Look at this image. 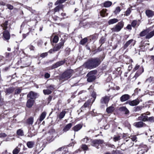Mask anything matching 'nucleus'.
Returning a JSON list of instances; mask_svg holds the SVG:
<instances>
[{
  "mask_svg": "<svg viewBox=\"0 0 154 154\" xmlns=\"http://www.w3.org/2000/svg\"><path fill=\"white\" fill-rule=\"evenodd\" d=\"M104 141L102 140H92L91 138L87 137L85 136L81 140V142L84 144H88V145L91 146L95 147L98 149L100 148L99 146L103 143Z\"/></svg>",
  "mask_w": 154,
  "mask_h": 154,
  "instance_id": "1",
  "label": "nucleus"
},
{
  "mask_svg": "<svg viewBox=\"0 0 154 154\" xmlns=\"http://www.w3.org/2000/svg\"><path fill=\"white\" fill-rule=\"evenodd\" d=\"M101 62L100 58H91L85 62L83 66L87 69H91L98 66Z\"/></svg>",
  "mask_w": 154,
  "mask_h": 154,
  "instance_id": "2",
  "label": "nucleus"
},
{
  "mask_svg": "<svg viewBox=\"0 0 154 154\" xmlns=\"http://www.w3.org/2000/svg\"><path fill=\"white\" fill-rule=\"evenodd\" d=\"M124 23L121 21L119 22L116 25L111 29L112 32H118L120 31L124 26Z\"/></svg>",
  "mask_w": 154,
  "mask_h": 154,
  "instance_id": "3",
  "label": "nucleus"
},
{
  "mask_svg": "<svg viewBox=\"0 0 154 154\" xmlns=\"http://www.w3.org/2000/svg\"><path fill=\"white\" fill-rule=\"evenodd\" d=\"M96 73L95 71H92L89 72L87 75L88 77L87 81L88 82H91L94 81L96 78L95 75Z\"/></svg>",
  "mask_w": 154,
  "mask_h": 154,
  "instance_id": "4",
  "label": "nucleus"
},
{
  "mask_svg": "<svg viewBox=\"0 0 154 154\" xmlns=\"http://www.w3.org/2000/svg\"><path fill=\"white\" fill-rule=\"evenodd\" d=\"M73 70L72 69H69L65 72L62 74L61 77L62 79L63 80H67L69 78L72 76V74Z\"/></svg>",
  "mask_w": 154,
  "mask_h": 154,
  "instance_id": "5",
  "label": "nucleus"
},
{
  "mask_svg": "<svg viewBox=\"0 0 154 154\" xmlns=\"http://www.w3.org/2000/svg\"><path fill=\"white\" fill-rule=\"evenodd\" d=\"M3 35L2 38L4 41L8 42L10 38V35L9 32L8 30H5L2 33Z\"/></svg>",
  "mask_w": 154,
  "mask_h": 154,
  "instance_id": "6",
  "label": "nucleus"
},
{
  "mask_svg": "<svg viewBox=\"0 0 154 154\" xmlns=\"http://www.w3.org/2000/svg\"><path fill=\"white\" fill-rule=\"evenodd\" d=\"M149 115V112H147L146 113H144L141 114L138 117V120L142 121L143 122L148 121V117L147 115Z\"/></svg>",
  "mask_w": 154,
  "mask_h": 154,
  "instance_id": "7",
  "label": "nucleus"
},
{
  "mask_svg": "<svg viewBox=\"0 0 154 154\" xmlns=\"http://www.w3.org/2000/svg\"><path fill=\"white\" fill-rule=\"evenodd\" d=\"M55 133V130L54 129L51 128L49 131V132L46 134L47 136V140L49 141L52 140V139L54 137V134Z\"/></svg>",
  "mask_w": 154,
  "mask_h": 154,
  "instance_id": "8",
  "label": "nucleus"
},
{
  "mask_svg": "<svg viewBox=\"0 0 154 154\" xmlns=\"http://www.w3.org/2000/svg\"><path fill=\"white\" fill-rule=\"evenodd\" d=\"M140 102L139 99H137L135 100L131 101H129L127 102V103H128L129 105L131 106H136L139 104Z\"/></svg>",
  "mask_w": 154,
  "mask_h": 154,
  "instance_id": "9",
  "label": "nucleus"
},
{
  "mask_svg": "<svg viewBox=\"0 0 154 154\" xmlns=\"http://www.w3.org/2000/svg\"><path fill=\"white\" fill-rule=\"evenodd\" d=\"M64 42L65 41L64 40H61L60 42L57 44L54 47V51H57L60 49L62 47H63Z\"/></svg>",
  "mask_w": 154,
  "mask_h": 154,
  "instance_id": "10",
  "label": "nucleus"
},
{
  "mask_svg": "<svg viewBox=\"0 0 154 154\" xmlns=\"http://www.w3.org/2000/svg\"><path fill=\"white\" fill-rule=\"evenodd\" d=\"M133 125L137 128H141L146 125L145 123L141 121L135 122L134 123Z\"/></svg>",
  "mask_w": 154,
  "mask_h": 154,
  "instance_id": "11",
  "label": "nucleus"
},
{
  "mask_svg": "<svg viewBox=\"0 0 154 154\" xmlns=\"http://www.w3.org/2000/svg\"><path fill=\"white\" fill-rule=\"evenodd\" d=\"M109 100V97L107 96L103 97L101 100L100 103L102 104H107L108 103Z\"/></svg>",
  "mask_w": 154,
  "mask_h": 154,
  "instance_id": "12",
  "label": "nucleus"
},
{
  "mask_svg": "<svg viewBox=\"0 0 154 154\" xmlns=\"http://www.w3.org/2000/svg\"><path fill=\"white\" fill-rule=\"evenodd\" d=\"M143 71L144 69L143 67L142 66H141L140 69L136 73L134 78H135V79H136L137 77L140 75L142 72H143Z\"/></svg>",
  "mask_w": 154,
  "mask_h": 154,
  "instance_id": "13",
  "label": "nucleus"
},
{
  "mask_svg": "<svg viewBox=\"0 0 154 154\" xmlns=\"http://www.w3.org/2000/svg\"><path fill=\"white\" fill-rule=\"evenodd\" d=\"M37 94L31 91L27 94V97H28L30 98V99H32L33 100L37 97Z\"/></svg>",
  "mask_w": 154,
  "mask_h": 154,
  "instance_id": "14",
  "label": "nucleus"
},
{
  "mask_svg": "<svg viewBox=\"0 0 154 154\" xmlns=\"http://www.w3.org/2000/svg\"><path fill=\"white\" fill-rule=\"evenodd\" d=\"M130 98V96L128 94L122 95L120 98V100L122 102H125Z\"/></svg>",
  "mask_w": 154,
  "mask_h": 154,
  "instance_id": "15",
  "label": "nucleus"
},
{
  "mask_svg": "<svg viewBox=\"0 0 154 154\" xmlns=\"http://www.w3.org/2000/svg\"><path fill=\"white\" fill-rule=\"evenodd\" d=\"M145 13L149 18L152 17L154 16V11L150 10H146L145 11Z\"/></svg>",
  "mask_w": 154,
  "mask_h": 154,
  "instance_id": "16",
  "label": "nucleus"
},
{
  "mask_svg": "<svg viewBox=\"0 0 154 154\" xmlns=\"http://www.w3.org/2000/svg\"><path fill=\"white\" fill-rule=\"evenodd\" d=\"M72 126V124L71 123H69L67 124L64 127L63 131L64 132H66L69 131Z\"/></svg>",
  "mask_w": 154,
  "mask_h": 154,
  "instance_id": "17",
  "label": "nucleus"
},
{
  "mask_svg": "<svg viewBox=\"0 0 154 154\" xmlns=\"http://www.w3.org/2000/svg\"><path fill=\"white\" fill-rule=\"evenodd\" d=\"M91 99L88 100L87 102H86L84 104L83 106L81 108L82 109L81 111H82V109H84L88 107H89V105L91 104H92V103H91Z\"/></svg>",
  "mask_w": 154,
  "mask_h": 154,
  "instance_id": "18",
  "label": "nucleus"
},
{
  "mask_svg": "<svg viewBox=\"0 0 154 154\" xmlns=\"http://www.w3.org/2000/svg\"><path fill=\"white\" fill-rule=\"evenodd\" d=\"M65 62V60L59 61L56 63L53 66L54 68H57V67L63 65Z\"/></svg>",
  "mask_w": 154,
  "mask_h": 154,
  "instance_id": "19",
  "label": "nucleus"
},
{
  "mask_svg": "<svg viewBox=\"0 0 154 154\" xmlns=\"http://www.w3.org/2000/svg\"><path fill=\"white\" fill-rule=\"evenodd\" d=\"M137 138L135 135H133L131 136V138H129V142L131 143L130 146H133L134 144L133 142L134 141L136 142L137 141Z\"/></svg>",
  "mask_w": 154,
  "mask_h": 154,
  "instance_id": "20",
  "label": "nucleus"
},
{
  "mask_svg": "<svg viewBox=\"0 0 154 154\" xmlns=\"http://www.w3.org/2000/svg\"><path fill=\"white\" fill-rule=\"evenodd\" d=\"M82 127V125L81 124H78L72 128V130L75 132L78 131L81 129Z\"/></svg>",
  "mask_w": 154,
  "mask_h": 154,
  "instance_id": "21",
  "label": "nucleus"
},
{
  "mask_svg": "<svg viewBox=\"0 0 154 154\" xmlns=\"http://www.w3.org/2000/svg\"><path fill=\"white\" fill-rule=\"evenodd\" d=\"M34 100L32 99H29L27 101L26 106L28 108H31L33 104Z\"/></svg>",
  "mask_w": 154,
  "mask_h": 154,
  "instance_id": "22",
  "label": "nucleus"
},
{
  "mask_svg": "<svg viewBox=\"0 0 154 154\" xmlns=\"http://www.w3.org/2000/svg\"><path fill=\"white\" fill-rule=\"evenodd\" d=\"M79 25L81 27H83L84 28H88L89 25L87 22L84 21L80 22Z\"/></svg>",
  "mask_w": 154,
  "mask_h": 154,
  "instance_id": "23",
  "label": "nucleus"
},
{
  "mask_svg": "<svg viewBox=\"0 0 154 154\" xmlns=\"http://www.w3.org/2000/svg\"><path fill=\"white\" fill-rule=\"evenodd\" d=\"M35 144V142L33 141H29L27 142L26 145L28 148H31L33 147Z\"/></svg>",
  "mask_w": 154,
  "mask_h": 154,
  "instance_id": "24",
  "label": "nucleus"
},
{
  "mask_svg": "<svg viewBox=\"0 0 154 154\" xmlns=\"http://www.w3.org/2000/svg\"><path fill=\"white\" fill-rule=\"evenodd\" d=\"M118 21V20L116 18H113L109 20L108 21L109 25L117 23Z\"/></svg>",
  "mask_w": 154,
  "mask_h": 154,
  "instance_id": "25",
  "label": "nucleus"
},
{
  "mask_svg": "<svg viewBox=\"0 0 154 154\" xmlns=\"http://www.w3.org/2000/svg\"><path fill=\"white\" fill-rule=\"evenodd\" d=\"M8 21H6L3 23L1 25V26L2 27L3 30H7V29L8 28Z\"/></svg>",
  "mask_w": 154,
  "mask_h": 154,
  "instance_id": "26",
  "label": "nucleus"
},
{
  "mask_svg": "<svg viewBox=\"0 0 154 154\" xmlns=\"http://www.w3.org/2000/svg\"><path fill=\"white\" fill-rule=\"evenodd\" d=\"M66 112L65 110H63L57 116L58 118L60 119H62L65 116Z\"/></svg>",
  "mask_w": 154,
  "mask_h": 154,
  "instance_id": "27",
  "label": "nucleus"
},
{
  "mask_svg": "<svg viewBox=\"0 0 154 154\" xmlns=\"http://www.w3.org/2000/svg\"><path fill=\"white\" fill-rule=\"evenodd\" d=\"M46 112H44L41 115L39 119V120L40 122L42 121L45 118L46 115Z\"/></svg>",
  "mask_w": 154,
  "mask_h": 154,
  "instance_id": "28",
  "label": "nucleus"
},
{
  "mask_svg": "<svg viewBox=\"0 0 154 154\" xmlns=\"http://www.w3.org/2000/svg\"><path fill=\"white\" fill-rule=\"evenodd\" d=\"M138 148L140 149H142L145 150L146 152L148 150V148L147 146L143 144H141L140 145L139 147Z\"/></svg>",
  "mask_w": 154,
  "mask_h": 154,
  "instance_id": "29",
  "label": "nucleus"
},
{
  "mask_svg": "<svg viewBox=\"0 0 154 154\" xmlns=\"http://www.w3.org/2000/svg\"><path fill=\"white\" fill-rule=\"evenodd\" d=\"M154 35V30L148 33L146 36V39H149L152 38Z\"/></svg>",
  "mask_w": 154,
  "mask_h": 154,
  "instance_id": "30",
  "label": "nucleus"
},
{
  "mask_svg": "<svg viewBox=\"0 0 154 154\" xmlns=\"http://www.w3.org/2000/svg\"><path fill=\"white\" fill-rule=\"evenodd\" d=\"M114 107L111 106L106 108V111L108 113H111L114 111Z\"/></svg>",
  "mask_w": 154,
  "mask_h": 154,
  "instance_id": "31",
  "label": "nucleus"
},
{
  "mask_svg": "<svg viewBox=\"0 0 154 154\" xmlns=\"http://www.w3.org/2000/svg\"><path fill=\"white\" fill-rule=\"evenodd\" d=\"M15 88L13 87H10L6 90L7 94H10L12 93L14 90Z\"/></svg>",
  "mask_w": 154,
  "mask_h": 154,
  "instance_id": "32",
  "label": "nucleus"
},
{
  "mask_svg": "<svg viewBox=\"0 0 154 154\" xmlns=\"http://www.w3.org/2000/svg\"><path fill=\"white\" fill-rule=\"evenodd\" d=\"M63 5H58L54 9V12L55 13L59 11L60 9H61L63 8Z\"/></svg>",
  "mask_w": 154,
  "mask_h": 154,
  "instance_id": "33",
  "label": "nucleus"
},
{
  "mask_svg": "<svg viewBox=\"0 0 154 154\" xmlns=\"http://www.w3.org/2000/svg\"><path fill=\"white\" fill-rule=\"evenodd\" d=\"M133 39H131L127 41L125 44L124 46V49H126L129 46V45H130V44L133 42Z\"/></svg>",
  "mask_w": 154,
  "mask_h": 154,
  "instance_id": "34",
  "label": "nucleus"
},
{
  "mask_svg": "<svg viewBox=\"0 0 154 154\" xmlns=\"http://www.w3.org/2000/svg\"><path fill=\"white\" fill-rule=\"evenodd\" d=\"M67 0H57L55 3V5L56 6L58 5H61V4L64 3Z\"/></svg>",
  "mask_w": 154,
  "mask_h": 154,
  "instance_id": "35",
  "label": "nucleus"
},
{
  "mask_svg": "<svg viewBox=\"0 0 154 154\" xmlns=\"http://www.w3.org/2000/svg\"><path fill=\"white\" fill-rule=\"evenodd\" d=\"M148 29H146L141 32L139 34L140 35V36L143 37L144 36L146 35L147 34V33L149 32Z\"/></svg>",
  "mask_w": 154,
  "mask_h": 154,
  "instance_id": "36",
  "label": "nucleus"
},
{
  "mask_svg": "<svg viewBox=\"0 0 154 154\" xmlns=\"http://www.w3.org/2000/svg\"><path fill=\"white\" fill-rule=\"evenodd\" d=\"M112 4V3L111 2L107 1L104 3V6L105 7L107 8L111 6Z\"/></svg>",
  "mask_w": 154,
  "mask_h": 154,
  "instance_id": "37",
  "label": "nucleus"
},
{
  "mask_svg": "<svg viewBox=\"0 0 154 154\" xmlns=\"http://www.w3.org/2000/svg\"><path fill=\"white\" fill-rule=\"evenodd\" d=\"M154 81V79L153 77L150 76L146 80V82L152 83H153Z\"/></svg>",
  "mask_w": 154,
  "mask_h": 154,
  "instance_id": "38",
  "label": "nucleus"
},
{
  "mask_svg": "<svg viewBox=\"0 0 154 154\" xmlns=\"http://www.w3.org/2000/svg\"><path fill=\"white\" fill-rule=\"evenodd\" d=\"M20 148L17 146L13 150L12 153L13 154H17L20 151Z\"/></svg>",
  "mask_w": 154,
  "mask_h": 154,
  "instance_id": "39",
  "label": "nucleus"
},
{
  "mask_svg": "<svg viewBox=\"0 0 154 154\" xmlns=\"http://www.w3.org/2000/svg\"><path fill=\"white\" fill-rule=\"evenodd\" d=\"M12 53H6L5 57L7 59V60H11L12 58L11 57Z\"/></svg>",
  "mask_w": 154,
  "mask_h": 154,
  "instance_id": "40",
  "label": "nucleus"
},
{
  "mask_svg": "<svg viewBox=\"0 0 154 154\" xmlns=\"http://www.w3.org/2000/svg\"><path fill=\"white\" fill-rule=\"evenodd\" d=\"M17 134L19 136H22L24 135L23 132L21 129H19L17 130Z\"/></svg>",
  "mask_w": 154,
  "mask_h": 154,
  "instance_id": "41",
  "label": "nucleus"
},
{
  "mask_svg": "<svg viewBox=\"0 0 154 154\" xmlns=\"http://www.w3.org/2000/svg\"><path fill=\"white\" fill-rule=\"evenodd\" d=\"M33 118L32 117L29 118L27 120V123L29 125H32L33 122Z\"/></svg>",
  "mask_w": 154,
  "mask_h": 154,
  "instance_id": "42",
  "label": "nucleus"
},
{
  "mask_svg": "<svg viewBox=\"0 0 154 154\" xmlns=\"http://www.w3.org/2000/svg\"><path fill=\"white\" fill-rule=\"evenodd\" d=\"M121 139L120 136L119 135H115L113 138V140L115 142L119 141Z\"/></svg>",
  "mask_w": 154,
  "mask_h": 154,
  "instance_id": "43",
  "label": "nucleus"
},
{
  "mask_svg": "<svg viewBox=\"0 0 154 154\" xmlns=\"http://www.w3.org/2000/svg\"><path fill=\"white\" fill-rule=\"evenodd\" d=\"M43 92L45 94L48 95L51 94L52 92V91L50 89H47L44 90H43Z\"/></svg>",
  "mask_w": 154,
  "mask_h": 154,
  "instance_id": "44",
  "label": "nucleus"
},
{
  "mask_svg": "<svg viewBox=\"0 0 154 154\" xmlns=\"http://www.w3.org/2000/svg\"><path fill=\"white\" fill-rule=\"evenodd\" d=\"M81 148L84 150H88V146L85 144H82Z\"/></svg>",
  "mask_w": 154,
  "mask_h": 154,
  "instance_id": "45",
  "label": "nucleus"
},
{
  "mask_svg": "<svg viewBox=\"0 0 154 154\" xmlns=\"http://www.w3.org/2000/svg\"><path fill=\"white\" fill-rule=\"evenodd\" d=\"M121 109L122 111H124L126 114H127L129 113V111L126 107H123L121 108Z\"/></svg>",
  "mask_w": 154,
  "mask_h": 154,
  "instance_id": "46",
  "label": "nucleus"
},
{
  "mask_svg": "<svg viewBox=\"0 0 154 154\" xmlns=\"http://www.w3.org/2000/svg\"><path fill=\"white\" fill-rule=\"evenodd\" d=\"M129 140V138H127L125 140V144L126 145H127L128 147H131L132 146H130V144L131 143L128 141Z\"/></svg>",
  "mask_w": 154,
  "mask_h": 154,
  "instance_id": "47",
  "label": "nucleus"
},
{
  "mask_svg": "<svg viewBox=\"0 0 154 154\" xmlns=\"http://www.w3.org/2000/svg\"><path fill=\"white\" fill-rule=\"evenodd\" d=\"M88 41V39L85 38L82 39L80 42V44L82 45H84Z\"/></svg>",
  "mask_w": 154,
  "mask_h": 154,
  "instance_id": "48",
  "label": "nucleus"
},
{
  "mask_svg": "<svg viewBox=\"0 0 154 154\" xmlns=\"http://www.w3.org/2000/svg\"><path fill=\"white\" fill-rule=\"evenodd\" d=\"M121 11L120 8L119 7H117L114 12L115 14L117 15Z\"/></svg>",
  "mask_w": 154,
  "mask_h": 154,
  "instance_id": "49",
  "label": "nucleus"
},
{
  "mask_svg": "<svg viewBox=\"0 0 154 154\" xmlns=\"http://www.w3.org/2000/svg\"><path fill=\"white\" fill-rule=\"evenodd\" d=\"M142 108V106H137L134 108V111L135 112H138L140 111Z\"/></svg>",
  "mask_w": 154,
  "mask_h": 154,
  "instance_id": "50",
  "label": "nucleus"
},
{
  "mask_svg": "<svg viewBox=\"0 0 154 154\" xmlns=\"http://www.w3.org/2000/svg\"><path fill=\"white\" fill-rule=\"evenodd\" d=\"M131 26L133 27H135V26L137 25L138 26H139V24H137V21L136 20H134L132 22L131 24Z\"/></svg>",
  "mask_w": 154,
  "mask_h": 154,
  "instance_id": "51",
  "label": "nucleus"
},
{
  "mask_svg": "<svg viewBox=\"0 0 154 154\" xmlns=\"http://www.w3.org/2000/svg\"><path fill=\"white\" fill-rule=\"evenodd\" d=\"M131 12V9L130 8H128L126 11L125 12V15L128 16L130 14V13Z\"/></svg>",
  "mask_w": 154,
  "mask_h": 154,
  "instance_id": "52",
  "label": "nucleus"
},
{
  "mask_svg": "<svg viewBox=\"0 0 154 154\" xmlns=\"http://www.w3.org/2000/svg\"><path fill=\"white\" fill-rule=\"evenodd\" d=\"M4 57L3 56L0 55V64L1 65H2L4 63Z\"/></svg>",
  "mask_w": 154,
  "mask_h": 154,
  "instance_id": "53",
  "label": "nucleus"
},
{
  "mask_svg": "<svg viewBox=\"0 0 154 154\" xmlns=\"http://www.w3.org/2000/svg\"><path fill=\"white\" fill-rule=\"evenodd\" d=\"M146 152V151L145 150L138 148V151L137 154H143L144 153Z\"/></svg>",
  "mask_w": 154,
  "mask_h": 154,
  "instance_id": "54",
  "label": "nucleus"
},
{
  "mask_svg": "<svg viewBox=\"0 0 154 154\" xmlns=\"http://www.w3.org/2000/svg\"><path fill=\"white\" fill-rule=\"evenodd\" d=\"M65 148V146H62L59 148L57 150V152H60L61 153L62 151L64 150Z\"/></svg>",
  "mask_w": 154,
  "mask_h": 154,
  "instance_id": "55",
  "label": "nucleus"
},
{
  "mask_svg": "<svg viewBox=\"0 0 154 154\" xmlns=\"http://www.w3.org/2000/svg\"><path fill=\"white\" fill-rule=\"evenodd\" d=\"M59 40L58 37L57 36H55L53 39V42L54 43H57Z\"/></svg>",
  "mask_w": 154,
  "mask_h": 154,
  "instance_id": "56",
  "label": "nucleus"
},
{
  "mask_svg": "<svg viewBox=\"0 0 154 154\" xmlns=\"http://www.w3.org/2000/svg\"><path fill=\"white\" fill-rule=\"evenodd\" d=\"M106 12V11L104 10H103L100 12V14L102 17H104L105 16V14Z\"/></svg>",
  "mask_w": 154,
  "mask_h": 154,
  "instance_id": "57",
  "label": "nucleus"
},
{
  "mask_svg": "<svg viewBox=\"0 0 154 154\" xmlns=\"http://www.w3.org/2000/svg\"><path fill=\"white\" fill-rule=\"evenodd\" d=\"M54 86L53 85H50V86H47V89H50L51 91L52 90H53L54 89Z\"/></svg>",
  "mask_w": 154,
  "mask_h": 154,
  "instance_id": "58",
  "label": "nucleus"
},
{
  "mask_svg": "<svg viewBox=\"0 0 154 154\" xmlns=\"http://www.w3.org/2000/svg\"><path fill=\"white\" fill-rule=\"evenodd\" d=\"M21 89L19 88H18L17 89L15 90V94H18L20 93L21 92Z\"/></svg>",
  "mask_w": 154,
  "mask_h": 154,
  "instance_id": "59",
  "label": "nucleus"
},
{
  "mask_svg": "<svg viewBox=\"0 0 154 154\" xmlns=\"http://www.w3.org/2000/svg\"><path fill=\"white\" fill-rule=\"evenodd\" d=\"M48 55V53L47 52H45L44 53H43L42 54H41L40 55V57L42 58H44L45 57L47 56Z\"/></svg>",
  "mask_w": 154,
  "mask_h": 154,
  "instance_id": "60",
  "label": "nucleus"
},
{
  "mask_svg": "<svg viewBox=\"0 0 154 154\" xmlns=\"http://www.w3.org/2000/svg\"><path fill=\"white\" fill-rule=\"evenodd\" d=\"M92 96L94 98V100L92 102V103H93L96 97V93L95 92H92Z\"/></svg>",
  "mask_w": 154,
  "mask_h": 154,
  "instance_id": "61",
  "label": "nucleus"
},
{
  "mask_svg": "<svg viewBox=\"0 0 154 154\" xmlns=\"http://www.w3.org/2000/svg\"><path fill=\"white\" fill-rule=\"evenodd\" d=\"M140 68V65L138 64H137L135 66V67L133 69V71H135L136 70H137L139 68Z\"/></svg>",
  "mask_w": 154,
  "mask_h": 154,
  "instance_id": "62",
  "label": "nucleus"
},
{
  "mask_svg": "<svg viewBox=\"0 0 154 154\" xmlns=\"http://www.w3.org/2000/svg\"><path fill=\"white\" fill-rule=\"evenodd\" d=\"M148 121L150 122H154V117H151L148 118Z\"/></svg>",
  "mask_w": 154,
  "mask_h": 154,
  "instance_id": "63",
  "label": "nucleus"
},
{
  "mask_svg": "<svg viewBox=\"0 0 154 154\" xmlns=\"http://www.w3.org/2000/svg\"><path fill=\"white\" fill-rule=\"evenodd\" d=\"M7 6L8 8L10 10H12L13 8V6L10 5H9V4L7 5Z\"/></svg>",
  "mask_w": 154,
  "mask_h": 154,
  "instance_id": "64",
  "label": "nucleus"
}]
</instances>
